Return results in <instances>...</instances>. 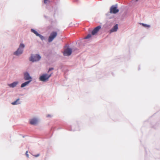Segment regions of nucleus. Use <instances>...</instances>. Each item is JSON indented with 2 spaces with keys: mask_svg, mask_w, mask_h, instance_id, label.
Returning <instances> with one entry per match:
<instances>
[{
  "mask_svg": "<svg viewBox=\"0 0 160 160\" xmlns=\"http://www.w3.org/2000/svg\"><path fill=\"white\" fill-rule=\"evenodd\" d=\"M30 123L31 125H36L38 122V119L36 118H33L29 120Z\"/></svg>",
  "mask_w": 160,
  "mask_h": 160,
  "instance_id": "1a4fd4ad",
  "label": "nucleus"
},
{
  "mask_svg": "<svg viewBox=\"0 0 160 160\" xmlns=\"http://www.w3.org/2000/svg\"><path fill=\"white\" fill-rule=\"evenodd\" d=\"M53 68H50L49 69V70H48V72L51 71V70H53Z\"/></svg>",
  "mask_w": 160,
  "mask_h": 160,
  "instance_id": "aec40b11",
  "label": "nucleus"
},
{
  "mask_svg": "<svg viewBox=\"0 0 160 160\" xmlns=\"http://www.w3.org/2000/svg\"><path fill=\"white\" fill-rule=\"evenodd\" d=\"M26 155L27 156V157H28V158L29 157V155L28 154V151H27L26 152Z\"/></svg>",
  "mask_w": 160,
  "mask_h": 160,
  "instance_id": "a211bd4d",
  "label": "nucleus"
},
{
  "mask_svg": "<svg viewBox=\"0 0 160 160\" xmlns=\"http://www.w3.org/2000/svg\"><path fill=\"white\" fill-rule=\"evenodd\" d=\"M30 82V81H28L26 82H25L22 83L21 85V87L23 88L26 86V85H28Z\"/></svg>",
  "mask_w": 160,
  "mask_h": 160,
  "instance_id": "f8f14e48",
  "label": "nucleus"
},
{
  "mask_svg": "<svg viewBox=\"0 0 160 160\" xmlns=\"http://www.w3.org/2000/svg\"><path fill=\"white\" fill-rule=\"evenodd\" d=\"M91 35L90 34H89L87 35L85 38V39H88L91 38Z\"/></svg>",
  "mask_w": 160,
  "mask_h": 160,
  "instance_id": "dca6fc26",
  "label": "nucleus"
},
{
  "mask_svg": "<svg viewBox=\"0 0 160 160\" xmlns=\"http://www.w3.org/2000/svg\"><path fill=\"white\" fill-rule=\"evenodd\" d=\"M50 115H48V116H47V117H50Z\"/></svg>",
  "mask_w": 160,
  "mask_h": 160,
  "instance_id": "4be33fe9",
  "label": "nucleus"
},
{
  "mask_svg": "<svg viewBox=\"0 0 160 160\" xmlns=\"http://www.w3.org/2000/svg\"><path fill=\"white\" fill-rule=\"evenodd\" d=\"M118 29V25L116 24L110 30V32H112L116 31Z\"/></svg>",
  "mask_w": 160,
  "mask_h": 160,
  "instance_id": "9d476101",
  "label": "nucleus"
},
{
  "mask_svg": "<svg viewBox=\"0 0 160 160\" xmlns=\"http://www.w3.org/2000/svg\"><path fill=\"white\" fill-rule=\"evenodd\" d=\"M38 36L42 40H43L44 39V37L40 34Z\"/></svg>",
  "mask_w": 160,
  "mask_h": 160,
  "instance_id": "f3484780",
  "label": "nucleus"
},
{
  "mask_svg": "<svg viewBox=\"0 0 160 160\" xmlns=\"http://www.w3.org/2000/svg\"><path fill=\"white\" fill-rule=\"evenodd\" d=\"M72 52V49L70 48H67L65 49L63 52V55L64 56H69Z\"/></svg>",
  "mask_w": 160,
  "mask_h": 160,
  "instance_id": "39448f33",
  "label": "nucleus"
},
{
  "mask_svg": "<svg viewBox=\"0 0 160 160\" xmlns=\"http://www.w3.org/2000/svg\"><path fill=\"white\" fill-rule=\"evenodd\" d=\"M18 83V82H15L11 84H8V86L10 87L14 88L17 85Z\"/></svg>",
  "mask_w": 160,
  "mask_h": 160,
  "instance_id": "9b49d317",
  "label": "nucleus"
},
{
  "mask_svg": "<svg viewBox=\"0 0 160 160\" xmlns=\"http://www.w3.org/2000/svg\"><path fill=\"white\" fill-rule=\"evenodd\" d=\"M51 74L48 75L47 74H44L41 76L39 78L40 81L45 82L48 80V78L51 76Z\"/></svg>",
  "mask_w": 160,
  "mask_h": 160,
  "instance_id": "f03ea898",
  "label": "nucleus"
},
{
  "mask_svg": "<svg viewBox=\"0 0 160 160\" xmlns=\"http://www.w3.org/2000/svg\"><path fill=\"white\" fill-rule=\"evenodd\" d=\"M101 28V27L99 26L95 28L92 32V35H95Z\"/></svg>",
  "mask_w": 160,
  "mask_h": 160,
  "instance_id": "6e6552de",
  "label": "nucleus"
},
{
  "mask_svg": "<svg viewBox=\"0 0 160 160\" xmlns=\"http://www.w3.org/2000/svg\"><path fill=\"white\" fill-rule=\"evenodd\" d=\"M39 155H40L39 154H38L37 155H33V156L36 157H38L39 156Z\"/></svg>",
  "mask_w": 160,
  "mask_h": 160,
  "instance_id": "6ab92c4d",
  "label": "nucleus"
},
{
  "mask_svg": "<svg viewBox=\"0 0 160 160\" xmlns=\"http://www.w3.org/2000/svg\"><path fill=\"white\" fill-rule=\"evenodd\" d=\"M141 24H142L143 26L144 27H146L148 28H150V25H147L146 24L143 23H142Z\"/></svg>",
  "mask_w": 160,
  "mask_h": 160,
  "instance_id": "2eb2a0df",
  "label": "nucleus"
},
{
  "mask_svg": "<svg viewBox=\"0 0 160 160\" xmlns=\"http://www.w3.org/2000/svg\"><path fill=\"white\" fill-rule=\"evenodd\" d=\"M57 35V33L56 32H52L49 36L48 40L49 42H51L55 38Z\"/></svg>",
  "mask_w": 160,
  "mask_h": 160,
  "instance_id": "7ed1b4c3",
  "label": "nucleus"
},
{
  "mask_svg": "<svg viewBox=\"0 0 160 160\" xmlns=\"http://www.w3.org/2000/svg\"><path fill=\"white\" fill-rule=\"evenodd\" d=\"M119 10L117 9V7L114 6H112L110 9V13H116L118 12Z\"/></svg>",
  "mask_w": 160,
  "mask_h": 160,
  "instance_id": "0eeeda50",
  "label": "nucleus"
},
{
  "mask_svg": "<svg viewBox=\"0 0 160 160\" xmlns=\"http://www.w3.org/2000/svg\"><path fill=\"white\" fill-rule=\"evenodd\" d=\"M19 100V99H17L16 101L12 103V105H15L19 103H18V101Z\"/></svg>",
  "mask_w": 160,
  "mask_h": 160,
  "instance_id": "4468645a",
  "label": "nucleus"
},
{
  "mask_svg": "<svg viewBox=\"0 0 160 160\" xmlns=\"http://www.w3.org/2000/svg\"><path fill=\"white\" fill-rule=\"evenodd\" d=\"M24 78L25 80L30 81V82L32 81V78L30 76L28 73V72H25L24 73Z\"/></svg>",
  "mask_w": 160,
  "mask_h": 160,
  "instance_id": "423d86ee",
  "label": "nucleus"
},
{
  "mask_svg": "<svg viewBox=\"0 0 160 160\" xmlns=\"http://www.w3.org/2000/svg\"><path fill=\"white\" fill-rule=\"evenodd\" d=\"M48 0H44V3L45 4H46L47 3V2Z\"/></svg>",
  "mask_w": 160,
  "mask_h": 160,
  "instance_id": "412c9836",
  "label": "nucleus"
},
{
  "mask_svg": "<svg viewBox=\"0 0 160 160\" xmlns=\"http://www.w3.org/2000/svg\"><path fill=\"white\" fill-rule=\"evenodd\" d=\"M31 31L34 33L37 36H38L39 34L38 33V32L34 29H32L31 30Z\"/></svg>",
  "mask_w": 160,
  "mask_h": 160,
  "instance_id": "ddd939ff",
  "label": "nucleus"
},
{
  "mask_svg": "<svg viewBox=\"0 0 160 160\" xmlns=\"http://www.w3.org/2000/svg\"><path fill=\"white\" fill-rule=\"evenodd\" d=\"M41 58L40 56L37 54L36 55H32L30 58V60L32 62L39 61Z\"/></svg>",
  "mask_w": 160,
  "mask_h": 160,
  "instance_id": "20e7f679",
  "label": "nucleus"
},
{
  "mask_svg": "<svg viewBox=\"0 0 160 160\" xmlns=\"http://www.w3.org/2000/svg\"><path fill=\"white\" fill-rule=\"evenodd\" d=\"M24 47L25 45L21 43L18 48L14 52V54L18 56L22 53L23 52V49L24 48Z\"/></svg>",
  "mask_w": 160,
  "mask_h": 160,
  "instance_id": "f257e3e1",
  "label": "nucleus"
}]
</instances>
